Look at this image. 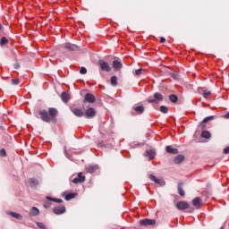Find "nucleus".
<instances>
[{
    "label": "nucleus",
    "mask_w": 229,
    "mask_h": 229,
    "mask_svg": "<svg viewBox=\"0 0 229 229\" xmlns=\"http://www.w3.org/2000/svg\"><path fill=\"white\" fill-rule=\"evenodd\" d=\"M80 73H81V74H86V73H87V68H85V67H81V69H80Z\"/></svg>",
    "instance_id": "37"
},
{
    "label": "nucleus",
    "mask_w": 229,
    "mask_h": 229,
    "mask_svg": "<svg viewBox=\"0 0 229 229\" xmlns=\"http://www.w3.org/2000/svg\"><path fill=\"white\" fill-rule=\"evenodd\" d=\"M149 179L151 180V182H155L157 185H160L161 187H164V185H165V182L164 180L158 179L153 174L149 175Z\"/></svg>",
    "instance_id": "7"
},
{
    "label": "nucleus",
    "mask_w": 229,
    "mask_h": 229,
    "mask_svg": "<svg viewBox=\"0 0 229 229\" xmlns=\"http://www.w3.org/2000/svg\"><path fill=\"white\" fill-rule=\"evenodd\" d=\"M21 83V81L19 79H13L12 80V84L13 85H19Z\"/></svg>",
    "instance_id": "34"
},
{
    "label": "nucleus",
    "mask_w": 229,
    "mask_h": 229,
    "mask_svg": "<svg viewBox=\"0 0 229 229\" xmlns=\"http://www.w3.org/2000/svg\"><path fill=\"white\" fill-rule=\"evenodd\" d=\"M98 65L101 71H104L105 72H110V65L108 64V63L105 62L103 59H100L98 61Z\"/></svg>",
    "instance_id": "3"
},
{
    "label": "nucleus",
    "mask_w": 229,
    "mask_h": 229,
    "mask_svg": "<svg viewBox=\"0 0 229 229\" xmlns=\"http://www.w3.org/2000/svg\"><path fill=\"white\" fill-rule=\"evenodd\" d=\"M159 110L162 114H167V112H169V107L165 106H161L159 107Z\"/></svg>",
    "instance_id": "27"
},
{
    "label": "nucleus",
    "mask_w": 229,
    "mask_h": 229,
    "mask_svg": "<svg viewBox=\"0 0 229 229\" xmlns=\"http://www.w3.org/2000/svg\"><path fill=\"white\" fill-rule=\"evenodd\" d=\"M160 42L164 44V42H165V38H160Z\"/></svg>",
    "instance_id": "43"
},
{
    "label": "nucleus",
    "mask_w": 229,
    "mask_h": 229,
    "mask_svg": "<svg viewBox=\"0 0 229 229\" xmlns=\"http://www.w3.org/2000/svg\"><path fill=\"white\" fill-rule=\"evenodd\" d=\"M54 214L60 216V214H64L65 212V206L60 205L58 207L54 208L53 209Z\"/></svg>",
    "instance_id": "10"
},
{
    "label": "nucleus",
    "mask_w": 229,
    "mask_h": 229,
    "mask_svg": "<svg viewBox=\"0 0 229 229\" xmlns=\"http://www.w3.org/2000/svg\"><path fill=\"white\" fill-rule=\"evenodd\" d=\"M137 114H144V106H138L134 107Z\"/></svg>",
    "instance_id": "24"
},
{
    "label": "nucleus",
    "mask_w": 229,
    "mask_h": 229,
    "mask_svg": "<svg viewBox=\"0 0 229 229\" xmlns=\"http://www.w3.org/2000/svg\"><path fill=\"white\" fill-rule=\"evenodd\" d=\"M37 226L40 229H47V227H46V225H44V223L38 222Z\"/></svg>",
    "instance_id": "33"
},
{
    "label": "nucleus",
    "mask_w": 229,
    "mask_h": 229,
    "mask_svg": "<svg viewBox=\"0 0 229 229\" xmlns=\"http://www.w3.org/2000/svg\"><path fill=\"white\" fill-rule=\"evenodd\" d=\"M63 49H65L66 51H77L78 46L71 43H64L62 45Z\"/></svg>",
    "instance_id": "5"
},
{
    "label": "nucleus",
    "mask_w": 229,
    "mask_h": 229,
    "mask_svg": "<svg viewBox=\"0 0 229 229\" xmlns=\"http://www.w3.org/2000/svg\"><path fill=\"white\" fill-rule=\"evenodd\" d=\"M177 189L180 196L182 197L185 196V191H183V183L180 182L177 186Z\"/></svg>",
    "instance_id": "17"
},
{
    "label": "nucleus",
    "mask_w": 229,
    "mask_h": 229,
    "mask_svg": "<svg viewBox=\"0 0 229 229\" xmlns=\"http://www.w3.org/2000/svg\"><path fill=\"white\" fill-rule=\"evenodd\" d=\"M192 205H193V207H199V205H201V198L197 197V198L193 199Z\"/></svg>",
    "instance_id": "21"
},
{
    "label": "nucleus",
    "mask_w": 229,
    "mask_h": 229,
    "mask_svg": "<svg viewBox=\"0 0 229 229\" xmlns=\"http://www.w3.org/2000/svg\"><path fill=\"white\" fill-rule=\"evenodd\" d=\"M84 101H86V103H95L96 97H94L91 93H87L85 95Z\"/></svg>",
    "instance_id": "12"
},
{
    "label": "nucleus",
    "mask_w": 229,
    "mask_h": 229,
    "mask_svg": "<svg viewBox=\"0 0 229 229\" xmlns=\"http://www.w3.org/2000/svg\"><path fill=\"white\" fill-rule=\"evenodd\" d=\"M202 128H205V125H202Z\"/></svg>",
    "instance_id": "48"
},
{
    "label": "nucleus",
    "mask_w": 229,
    "mask_h": 229,
    "mask_svg": "<svg viewBox=\"0 0 229 229\" xmlns=\"http://www.w3.org/2000/svg\"><path fill=\"white\" fill-rule=\"evenodd\" d=\"M156 221L155 219H149V218H145L140 221V225L141 226H151L155 225Z\"/></svg>",
    "instance_id": "6"
},
{
    "label": "nucleus",
    "mask_w": 229,
    "mask_h": 229,
    "mask_svg": "<svg viewBox=\"0 0 229 229\" xmlns=\"http://www.w3.org/2000/svg\"><path fill=\"white\" fill-rule=\"evenodd\" d=\"M145 155L146 157H148L149 160H153V158H155L157 154L155 153L154 150L150 149V150H146Z\"/></svg>",
    "instance_id": "14"
},
{
    "label": "nucleus",
    "mask_w": 229,
    "mask_h": 229,
    "mask_svg": "<svg viewBox=\"0 0 229 229\" xmlns=\"http://www.w3.org/2000/svg\"><path fill=\"white\" fill-rule=\"evenodd\" d=\"M172 78H174V80H178V73L176 72L172 73Z\"/></svg>",
    "instance_id": "40"
},
{
    "label": "nucleus",
    "mask_w": 229,
    "mask_h": 229,
    "mask_svg": "<svg viewBox=\"0 0 229 229\" xmlns=\"http://www.w3.org/2000/svg\"><path fill=\"white\" fill-rule=\"evenodd\" d=\"M142 74V68H140L135 71V75L136 76H140Z\"/></svg>",
    "instance_id": "36"
},
{
    "label": "nucleus",
    "mask_w": 229,
    "mask_h": 229,
    "mask_svg": "<svg viewBox=\"0 0 229 229\" xmlns=\"http://www.w3.org/2000/svg\"><path fill=\"white\" fill-rule=\"evenodd\" d=\"M5 44H8V39L4 37H3L0 40V46H5Z\"/></svg>",
    "instance_id": "32"
},
{
    "label": "nucleus",
    "mask_w": 229,
    "mask_h": 229,
    "mask_svg": "<svg viewBox=\"0 0 229 229\" xmlns=\"http://www.w3.org/2000/svg\"><path fill=\"white\" fill-rule=\"evenodd\" d=\"M169 100H170L172 103H176V101H178V97H176V95H170V96H169Z\"/></svg>",
    "instance_id": "31"
},
{
    "label": "nucleus",
    "mask_w": 229,
    "mask_h": 229,
    "mask_svg": "<svg viewBox=\"0 0 229 229\" xmlns=\"http://www.w3.org/2000/svg\"><path fill=\"white\" fill-rule=\"evenodd\" d=\"M214 117H215L214 115L207 116L206 118H204L201 124H206V123H208V121H213Z\"/></svg>",
    "instance_id": "29"
},
{
    "label": "nucleus",
    "mask_w": 229,
    "mask_h": 229,
    "mask_svg": "<svg viewBox=\"0 0 229 229\" xmlns=\"http://www.w3.org/2000/svg\"><path fill=\"white\" fill-rule=\"evenodd\" d=\"M64 153H65V156L67 157H69V154L67 153V148H64Z\"/></svg>",
    "instance_id": "44"
},
{
    "label": "nucleus",
    "mask_w": 229,
    "mask_h": 229,
    "mask_svg": "<svg viewBox=\"0 0 229 229\" xmlns=\"http://www.w3.org/2000/svg\"><path fill=\"white\" fill-rule=\"evenodd\" d=\"M224 153H225V155H228V154H229V146L226 147V148L224 149Z\"/></svg>",
    "instance_id": "41"
},
{
    "label": "nucleus",
    "mask_w": 229,
    "mask_h": 229,
    "mask_svg": "<svg viewBox=\"0 0 229 229\" xmlns=\"http://www.w3.org/2000/svg\"><path fill=\"white\" fill-rule=\"evenodd\" d=\"M29 183H30V187H37V185H38V181L35 178H30L29 180Z\"/></svg>",
    "instance_id": "22"
},
{
    "label": "nucleus",
    "mask_w": 229,
    "mask_h": 229,
    "mask_svg": "<svg viewBox=\"0 0 229 229\" xmlns=\"http://www.w3.org/2000/svg\"><path fill=\"white\" fill-rule=\"evenodd\" d=\"M76 193H68L64 196V199L66 201H70V199H73V198H76Z\"/></svg>",
    "instance_id": "23"
},
{
    "label": "nucleus",
    "mask_w": 229,
    "mask_h": 229,
    "mask_svg": "<svg viewBox=\"0 0 229 229\" xmlns=\"http://www.w3.org/2000/svg\"><path fill=\"white\" fill-rule=\"evenodd\" d=\"M201 137H202V139H210V137H211L210 131H202Z\"/></svg>",
    "instance_id": "25"
},
{
    "label": "nucleus",
    "mask_w": 229,
    "mask_h": 229,
    "mask_svg": "<svg viewBox=\"0 0 229 229\" xmlns=\"http://www.w3.org/2000/svg\"><path fill=\"white\" fill-rule=\"evenodd\" d=\"M47 199H48L49 201H55V203H62V199H55V198H51V197H47Z\"/></svg>",
    "instance_id": "30"
},
{
    "label": "nucleus",
    "mask_w": 229,
    "mask_h": 229,
    "mask_svg": "<svg viewBox=\"0 0 229 229\" xmlns=\"http://www.w3.org/2000/svg\"><path fill=\"white\" fill-rule=\"evenodd\" d=\"M9 216H12V217H14V219H18L19 221L22 220V215L15 212H9Z\"/></svg>",
    "instance_id": "15"
},
{
    "label": "nucleus",
    "mask_w": 229,
    "mask_h": 229,
    "mask_svg": "<svg viewBox=\"0 0 229 229\" xmlns=\"http://www.w3.org/2000/svg\"><path fill=\"white\" fill-rule=\"evenodd\" d=\"M176 208H178V210H187L189 204L185 201H179L176 204Z\"/></svg>",
    "instance_id": "11"
},
{
    "label": "nucleus",
    "mask_w": 229,
    "mask_h": 229,
    "mask_svg": "<svg viewBox=\"0 0 229 229\" xmlns=\"http://www.w3.org/2000/svg\"><path fill=\"white\" fill-rule=\"evenodd\" d=\"M98 170V166H94V165H89L87 168L88 173H96V171Z\"/></svg>",
    "instance_id": "26"
},
{
    "label": "nucleus",
    "mask_w": 229,
    "mask_h": 229,
    "mask_svg": "<svg viewBox=\"0 0 229 229\" xmlns=\"http://www.w3.org/2000/svg\"><path fill=\"white\" fill-rule=\"evenodd\" d=\"M39 115L44 123H51L56 115H58V110L55 107H50L48 113L46 110H40Z\"/></svg>",
    "instance_id": "1"
},
{
    "label": "nucleus",
    "mask_w": 229,
    "mask_h": 229,
    "mask_svg": "<svg viewBox=\"0 0 229 229\" xmlns=\"http://www.w3.org/2000/svg\"><path fill=\"white\" fill-rule=\"evenodd\" d=\"M85 182V176L82 173H79L78 176L72 179V183H83Z\"/></svg>",
    "instance_id": "9"
},
{
    "label": "nucleus",
    "mask_w": 229,
    "mask_h": 229,
    "mask_svg": "<svg viewBox=\"0 0 229 229\" xmlns=\"http://www.w3.org/2000/svg\"><path fill=\"white\" fill-rule=\"evenodd\" d=\"M113 67H114V69H116V71H119V69L123 68V63H121L119 61H114Z\"/></svg>",
    "instance_id": "18"
},
{
    "label": "nucleus",
    "mask_w": 229,
    "mask_h": 229,
    "mask_svg": "<svg viewBox=\"0 0 229 229\" xmlns=\"http://www.w3.org/2000/svg\"><path fill=\"white\" fill-rule=\"evenodd\" d=\"M49 62H51L53 64L55 61H53L52 59H49Z\"/></svg>",
    "instance_id": "45"
},
{
    "label": "nucleus",
    "mask_w": 229,
    "mask_h": 229,
    "mask_svg": "<svg viewBox=\"0 0 229 229\" xmlns=\"http://www.w3.org/2000/svg\"><path fill=\"white\" fill-rule=\"evenodd\" d=\"M3 29V26L1 25V23H0V30H2Z\"/></svg>",
    "instance_id": "46"
},
{
    "label": "nucleus",
    "mask_w": 229,
    "mask_h": 229,
    "mask_svg": "<svg viewBox=\"0 0 229 229\" xmlns=\"http://www.w3.org/2000/svg\"><path fill=\"white\" fill-rule=\"evenodd\" d=\"M84 117H86V119H92L93 117H96V109L93 107L88 108L84 113Z\"/></svg>",
    "instance_id": "4"
},
{
    "label": "nucleus",
    "mask_w": 229,
    "mask_h": 229,
    "mask_svg": "<svg viewBox=\"0 0 229 229\" xmlns=\"http://www.w3.org/2000/svg\"><path fill=\"white\" fill-rule=\"evenodd\" d=\"M183 160H185V157H183V155H178L174 157V162L176 164H182V162H183Z\"/></svg>",
    "instance_id": "19"
},
{
    "label": "nucleus",
    "mask_w": 229,
    "mask_h": 229,
    "mask_svg": "<svg viewBox=\"0 0 229 229\" xmlns=\"http://www.w3.org/2000/svg\"><path fill=\"white\" fill-rule=\"evenodd\" d=\"M61 98H62V101L64 102V103H69V93H67V92H63L62 94H61Z\"/></svg>",
    "instance_id": "16"
},
{
    "label": "nucleus",
    "mask_w": 229,
    "mask_h": 229,
    "mask_svg": "<svg viewBox=\"0 0 229 229\" xmlns=\"http://www.w3.org/2000/svg\"><path fill=\"white\" fill-rule=\"evenodd\" d=\"M111 85L113 87H117V77L116 76L111 77Z\"/></svg>",
    "instance_id": "28"
},
{
    "label": "nucleus",
    "mask_w": 229,
    "mask_h": 229,
    "mask_svg": "<svg viewBox=\"0 0 229 229\" xmlns=\"http://www.w3.org/2000/svg\"><path fill=\"white\" fill-rule=\"evenodd\" d=\"M13 67H14V69H20L21 64H19V63H16V64H14Z\"/></svg>",
    "instance_id": "42"
},
{
    "label": "nucleus",
    "mask_w": 229,
    "mask_h": 229,
    "mask_svg": "<svg viewBox=\"0 0 229 229\" xmlns=\"http://www.w3.org/2000/svg\"><path fill=\"white\" fill-rule=\"evenodd\" d=\"M148 103H155L156 105H158L161 101H164V96L162 94L157 92L154 94L153 98L149 97L147 99Z\"/></svg>",
    "instance_id": "2"
},
{
    "label": "nucleus",
    "mask_w": 229,
    "mask_h": 229,
    "mask_svg": "<svg viewBox=\"0 0 229 229\" xmlns=\"http://www.w3.org/2000/svg\"><path fill=\"white\" fill-rule=\"evenodd\" d=\"M211 92L210 91H204L203 93V98H205V99H207V98H209V96H211Z\"/></svg>",
    "instance_id": "35"
},
{
    "label": "nucleus",
    "mask_w": 229,
    "mask_h": 229,
    "mask_svg": "<svg viewBox=\"0 0 229 229\" xmlns=\"http://www.w3.org/2000/svg\"><path fill=\"white\" fill-rule=\"evenodd\" d=\"M44 208H51V203H49V202H45V203H44Z\"/></svg>",
    "instance_id": "39"
},
{
    "label": "nucleus",
    "mask_w": 229,
    "mask_h": 229,
    "mask_svg": "<svg viewBox=\"0 0 229 229\" xmlns=\"http://www.w3.org/2000/svg\"><path fill=\"white\" fill-rule=\"evenodd\" d=\"M71 112L75 114L76 117H84L85 112L81 108H71Z\"/></svg>",
    "instance_id": "8"
},
{
    "label": "nucleus",
    "mask_w": 229,
    "mask_h": 229,
    "mask_svg": "<svg viewBox=\"0 0 229 229\" xmlns=\"http://www.w3.org/2000/svg\"><path fill=\"white\" fill-rule=\"evenodd\" d=\"M166 153H170V155H178V148H173L171 146H166L165 148Z\"/></svg>",
    "instance_id": "13"
},
{
    "label": "nucleus",
    "mask_w": 229,
    "mask_h": 229,
    "mask_svg": "<svg viewBox=\"0 0 229 229\" xmlns=\"http://www.w3.org/2000/svg\"><path fill=\"white\" fill-rule=\"evenodd\" d=\"M40 214V210L37 208V207H32L30 212V216H38Z\"/></svg>",
    "instance_id": "20"
},
{
    "label": "nucleus",
    "mask_w": 229,
    "mask_h": 229,
    "mask_svg": "<svg viewBox=\"0 0 229 229\" xmlns=\"http://www.w3.org/2000/svg\"><path fill=\"white\" fill-rule=\"evenodd\" d=\"M220 229H225V227H224V226H222Z\"/></svg>",
    "instance_id": "47"
},
{
    "label": "nucleus",
    "mask_w": 229,
    "mask_h": 229,
    "mask_svg": "<svg viewBox=\"0 0 229 229\" xmlns=\"http://www.w3.org/2000/svg\"><path fill=\"white\" fill-rule=\"evenodd\" d=\"M0 157H6V150L4 148L0 150Z\"/></svg>",
    "instance_id": "38"
}]
</instances>
